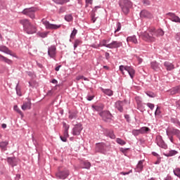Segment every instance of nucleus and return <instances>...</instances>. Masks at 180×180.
Instances as JSON below:
<instances>
[{"label": "nucleus", "mask_w": 180, "mask_h": 180, "mask_svg": "<svg viewBox=\"0 0 180 180\" xmlns=\"http://www.w3.org/2000/svg\"><path fill=\"white\" fill-rule=\"evenodd\" d=\"M165 32L162 30H155V28H150L148 32L145 31L141 34V37L143 41L147 42H154L156 41L155 37H160L164 36Z\"/></svg>", "instance_id": "f257e3e1"}, {"label": "nucleus", "mask_w": 180, "mask_h": 180, "mask_svg": "<svg viewBox=\"0 0 180 180\" xmlns=\"http://www.w3.org/2000/svg\"><path fill=\"white\" fill-rule=\"evenodd\" d=\"M20 23L23 25L25 32L28 34H33L37 32L36 26L32 25L28 19L20 20Z\"/></svg>", "instance_id": "f03ea898"}, {"label": "nucleus", "mask_w": 180, "mask_h": 180, "mask_svg": "<svg viewBox=\"0 0 180 180\" xmlns=\"http://www.w3.org/2000/svg\"><path fill=\"white\" fill-rule=\"evenodd\" d=\"M120 6L124 14L127 15L132 7V3L129 0H120Z\"/></svg>", "instance_id": "7ed1b4c3"}, {"label": "nucleus", "mask_w": 180, "mask_h": 180, "mask_svg": "<svg viewBox=\"0 0 180 180\" xmlns=\"http://www.w3.org/2000/svg\"><path fill=\"white\" fill-rule=\"evenodd\" d=\"M41 22L43 25H44V27L46 30H58L61 27L62 25L59 24H53L51 23L49 21H48L47 20H46L45 18H43L41 20Z\"/></svg>", "instance_id": "20e7f679"}, {"label": "nucleus", "mask_w": 180, "mask_h": 180, "mask_svg": "<svg viewBox=\"0 0 180 180\" xmlns=\"http://www.w3.org/2000/svg\"><path fill=\"white\" fill-rule=\"evenodd\" d=\"M120 70L122 72L123 75H124V70L127 71L131 79H134L136 74V70L131 66L120 65Z\"/></svg>", "instance_id": "39448f33"}, {"label": "nucleus", "mask_w": 180, "mask_h": 180, "mask_svg": "<svg viewBox=\"0 0 180 180\" xmlns=\"http://www.w3.org/2000/svg\"><path fill=\"white\" fill-rule=\"evenodd\" d=\"M37 11H38L37 8H35V7L27 8L23 10L22 14L30 17V18L31 19H34L35 13Z\"/></svg>", "instance_id": "423d86ee"}, {"label": "nucleus", "mask_w": 180, "mask_h": 180, "mask_svg": "<svg viewBox=\"0 0 180 180\" xmlns=\"http://www.w3.org/2000/svg\"><path fill=\"white\" fill-rule=\"evenodd\" d=\"M70 175V171L68 169H58V172L56 174V176L59 179H65Z\"/></svg>", "instance_id": "0eeeda50"}, {"label": "nucleus", "mask_w": 180, "mask_h": 180, "mask_svg": "<svg viewBox=\"0 0 180 180\" xmlns=\"http://www.w3.org/2000/svg\"><path fill=\"white\" fill-rule=\"evenodd\" d=\"M99 115L102 117V119L107 122H110L112 119L111 113L108 110H104L99 112Z\"/></svg>", "instance_id": "6e6552de"}, {"label": "nucleus", "mask_w": 180, "mask_h": 180, "mask_svg": "<svg viewBox=\"0 0 180 180\" xmlns=\"http://www.w3.org/2000/svg\"><path fill=\"white\" fill-rule=\"evenodd\" d=\"M82 131V124L81 123L76 124L72 128V134L74 136H79Z\"/></svg>", "instance_id": "1a4fd4ad"}, {"label": "nucleus", "mask_w": 180, "mask_h": 180, "mask_svg": "<svg viewBox=\"0 0 180 180\" xmlns=\"http://www.w3.org/2000/svg\"><path fill=\"white\" fill-rule=\"evenodd\" d=\"M167 17L169 20L174 22L180 23V17L178 15H176L174 13H168L166 14Z\"/></svg>", "instance_id": "9d476101"}, {"label": "nucleus", "mask_w": 180, "mask_h": 180, "mask_svg": "<svg viewBox=\"0 0 180 180\" xmlns=\"http://www.w3.org/2000/svg\"><path fill=\"white\" fill-rule=\"evenodd\" d=\"M48 55L50 58L56 59V47L51 46L48 49Z\"/></svg>", "instance_id": "9b49d317"}, {"label": "nucleus", "mask_w": 180, "mask_h": 180, "mask_svg": "<svg viewBox=\"0 0 180 180\" xmlns=\"http://www.w3.org/2000/svg\"><path fill=\"white\" fill-rule=\"evenodd\" d=\"M156 142H157V145L163 148V149H167V145L165 144V143L164 142L162 136H156Z\"/></svg>", "instance_id": "f8f14e48"}, {"label": "nucleus", "mask_w": 180, "mask_h": 180, "mask_svg": "<svg viewBox=\"0 0 180 180\" xmlns=\"http://www.w3.org/2000/svg\"><path fill=\"white\" fill-rule=\"evenodd\" d=\"M21 108L23 111L31 110L32 108V103L30 99H27V101L23 102V105L21 106Z\"/></svg>", "instance_id": "ddd939ff"}, {"label": "nucleus", "mask_w": 180, "mask_h": 180, "mask_svg": "<svg viewBox=\"0 0 180 180\" xmlns=\"http://www.w3.org/2000/svg\"><path fill=\"white\" fill-rule=\"evenodd\" d=\"M122 46V43L120 41H113L111 44L107 46L109 49H117Z\"/></svg>", "instance_id": "4468645a"}, {"label": "nucleus", "mask_w": 180, "mask_h": 180, "mask_svg": "<svg viewBox=\"0 0 180 180\" xmlns=\"http://www.w3.org/2000/svg\"><path fill=\"white\" fill-rule=\"evenodd\" d=\"M105 148H106V145L103 142L100 143H96V149L98 152L101 153H104L105 151Z\"/></svg>", "instance_id": "2eb2a0df"}, {"label": "nucleus", "mask_w": 180, "mask_h": 180, "mask_svg": "<svg viewBox=\"0 0 180 180\" xmlns=\"http://www.w3.org/2000/svg\"><path fill=\"white\" fill-rule=\"evenodd\" d=\"M125 103L124 101H118L115 103V108L118 110L120 112H122L124 111V105Z\"/></svg>", "instance_id": "dca6fc26"}, {"label": "nucleus", "mask_w": 180, "mask_h": 180, "mask_svg": "<svg viewBox=\"0 0 180 180\" xmlns=\"http://www.w3.org/2000/svg\"><path fill=\"white\" fill-rule=\"evenodd\" d=\"M141 18H152V14L146 10H142V11H141Z\"/></svg>", "instance_id": "f3484780"}, {"label": "nucleus", "mask_w": 180, "mask_h": 180, "mask_svg": "<svg viewBox=\"0 0 180 180\" xmlns=\"http://www.w3.org/2000/svg\"><path fill=\"white\" fill-rule=\"evenodd\" d=\"M8 163L11 165L13 167L14 166H16L18 162V160H17L15 158H8L7 159Z\"/></svg>", "instance_id": "a211bd4d"}, {"label": "nucleus", "mask_w": 180, "mask_h": 180, "mask_svg": "<svg viewBox=\"0 0 180 180\" xmlns=\"http://www.w3.org/2000/svg\"><path fill=\"white\" fill-rule=\"evenodd\" d=\"M164 66L165 67L167 71H171L175 68L174 65H173L172 63H169L168 61H165L164 63Z\"/></svg>", "instance_id": "6ab92c4d"}, {"label": "nucleus", "mask_w": 180, "mask_h": 180, "mask_svg": "<svg viewBox=\"0 0 180 180\" xmlns=\"http://www.w3.org/2000/svg\"><path fill=\"white\" fill-rule=\"evenodd\" d=\"M127 42H131L134 44H138L139 41L137 40V38L136 37V35H133L132 37H128L127 39Z\"/></svg>", "instance_id": "aec40b11"}, {"label": "nucleus", "mask_w": 180, "mask_h": 180, "mask_svg": "<svg viewBox=\"0 0 180 180\" xmlns=\"http://www.w3.org/2000/svg\"><path fill=\"white\" fill-rule=\"evenodd\" d=\"M169 133L172 134V135L176 136L179 139H180V130L178 129H169Z\"/></svg>", "instance_id": "412c9836"}, {"label": "nucleus", "mask_w": 180, "mask_h": 180, "mask_svg": "<svg viewBox=\"0 0 180 180\" xmlns=\"http://www.w3.org/2000/svg\"><path fill=\"white\" fill-rule=\"evenodd\" d=\"M150 68L155 70V71H158L159 69H160L159 66V63H158L157 61H153L150 63Z\"/></svg>", "instance_id": "4be33fe9"}, {"label": "nucleus", "mask_w": 180, "mask_h": 180, "mask_svg": "<svg viewBox=\"0 0 180 180\" xmlns=\"http://www.w3.org/2000/svg\"><path fill=\"white\" fill-rule=\"evenodd\" d=\"M8 145V141H3L0 142V148L2 151H6L7 150V146Z\"/></svg>", "instance_id": "5701e85b"}, {"label": "nucleus", "mask_w": 180, "mask_h": 180, "mask_svg": "<svg viewBox=\"0 0 180 180\" xmlns=\"http://www.w3.org/2000/svg\"><path fill=\"white\" fill-rule=\"evenodd\" d=\"M92 108L97 112H101L103 110L104 105L101 103V104H98L96 105H92Z\"/></svg>", "instance_id": "b1692460"}, {"label": "nucleus", "mask_w": 180, "mask_h": 180, "mask_svg": "<svg viewBox=\"0 0 180 180\" xmlns=\"http://www.w3.org/2000/svg\"><path fill=\"white\" fill-rule=\"evenodd\" d=\"M0 51L4 52L5 53L9 54L11 56H12V51H10L7 47L4 46H0Z\"/></svg>", "instance_id": "393cba45"}, {"label": "nucleus", "mask_w": 180, "mask_h": 180, "mask_svg": "<svg viewBox=\"0 0 180 180\" xmlns=\"http://www.w3.org/2000/svg\"><path fill=\"white\" fill-rule=\"evenodd\" d=\"M102 92L109 97H111L113 95V91L109 89H102Z\"/></svg>", "instance_id": "a878e982"}, {"label": "nucleus", "mask_w": 180, "mask_h": 180, "mask_svg": "<svg viewBox=\"0 0 180 180\" xmlns=\"http://www.w3.org/2000/svg\"><path fill=\"white\" fill-rule=\"evenodd\" d=\"M150 131V128L147 127H142L141 129H139V133L141 134H144L148 133Z\"/></svg>", "instance_id": "bb28decb"}, {"label": "nucleus", "mask_w": 180, "mask_h": 180, "mask_svg": "<svg viewBox=\"0 0 180 180\" xmlns=\"http://www.w3.org/2000/svg\"><path fill=\"white\" fill-rule=\"evenodd\" d=\"M100 6H96L93 10H92V13L93 14H91V21H93V23L95 22L96 18H95V13L96 12L97 9H99Z\"/></svg>", "instance_id": "cd10ccee"}, {"label": "nucleus", "mask_w": 180, "mask_h": 180, "mask_svg": "<svg viewBox=\"0 0 180 180\" xmlns=\"http://www.w3.org/2000/svg\"><path fill=\"white\" fill-rule=\"evenodd\" d=\"M143 160L139 161L138 163V165H136V171L140 172L143 169Z\"/></svg>", "instance_id": "c85d7f7f"}, {"label": "nucleus", "mask_w": 180, "mask_h": 180, "mask_svg": "<svg viewBox=\"0 0 180 180\" xmlns=\"http://www.w3.org/2000/svg\"><path fill=\"white\" fill-rule=\"evenodd\" d=\"M0 61H3V62H5L8 64H11L12 63V61L9 59H8L7 58L0 55Z\"/></svg>", "instance_id": "c756f323"}, {"label": "nucleus", "mask_w": 180, "mask_h": 180, "mask_svg": "<svg viewBox=\"0 0 180 180\" xmlns=\"http://www.w3.org/2000/svg\"><path fill=\"white\" fill-rule=\"evenodd\" d=\"M108 44H107V41L106 40H102L101 42H100V44L98 45V46H92L95 49H97L98 47L99 46H105L107 47Z\"/></svg>", "instance_id": "7c9ffc66"}, {"label": "nucleus", "mask_w": 180, "mask_h": 180, "mask_svg": "<svg viewBox=\"0 0 180 180\" xmlns=\"http://www.w3.org/2000/svg\"><path fill=\"white\" fill-rule=\"evenodd\" d=\"M53 1L60 5H63L65 4L69 3L70 0H53Z\"/></svg>", "instance_id": "2f4dec72"}, {"label": "nucleus", "mask_w": 180, "mask_h": 180, "mask_svg": "<svg viewBox=\"0 0 180 180\" xmlns=\"http://www.w3.org/2000/svg\"><path fill=\"white\" fill-rule=\"evenodd\" d=\"M176 154H178V152L176 150H170L169 151V153H167V154H165L166 157H172L176 155Z\"/></svg>", "instance_id": "473e14b6"}, {"label": "nucleus", "mask_w": 180, "mask_h": 180, "mask_svg": "<svg viewBox=\"0 0 180 180\" xmlns=\"http://www.w3.org/2000/svg\"><path fill=\"white\" fill-rule=\"evenodd\" d=\"M146 94L147 96H148L149 98H154L156 97V94L152 91H146Z\"/></svg>", "instance_id": "72a5a7b5"}, {"label": "nucleus", "mask_w": 180, "mask_h": 180, "mask_svg": "<svg viewBox=\"0 0 180 180\" xmlns=\"http://www.w3.org/2000/svg\"><path fill=\"white\" fill-rule=\"evenodd\" d=\"M177 94H179V89H178V87H174L173 88L171 91H170V94L174 96V95H176Z\"/></svg>", "instance_id": "f704fd0d"}, {"label": "nucleus", "mask_w": 180, "mask_h": 180, "mask_svg": "<svg viewBox=\"0 0 180 180\" xmlns=\"http://www.w3.org/2000/svg\"><path fill=\"white\" fill-rule=\"evenodd\" d=\"M135 101H136V104H138V108L141 107V103H142V101H141V97L136 96V97L135 98Z\"/></svg>", "instance_id": "c9c22d12"}, {"label": "nucleus", "mask_w": 180, "mask_h": 180, "mask_svg": "<svg viewBox=\"0 0 180 180\" xmlns=\"http://www.w3.org/2000/svg\"><path fill=\"white\" fill-rule=\"evenodd\" d=\"M14 110H15V111H16L18 114H20L21 115L22 118L23 117L24 114L21 111V110L18 107V105L14 106Z\"/></svg>", "instance_id": "e433bc0d"}, {"label": "nucleus", "mask_w": 180, "mask_h": 180, "mask_svg": "<svg viewBox=\"0 0 180 180\" xmlns=\"http://www.w3.org/2000/svg\"><path fill=\"white\" fill-rule=\"evenodd\" d=\"M65 20L67 21V22H71L73 20V16L71 14H68V15H66L65 16Z\"/></svg>", "instance_id": "4c0bfd02"}, {"label": "nucleus", "mask_w": 180, "mask_h": 180, "mask_svg": "<svg viewBox=\"0 0 180 180\" xmlns=\"http://www.w3.org/2000/svg\"><path fill=\"white\" fill-rule=\"evenodd\" d=\"M174 174L180 179V168H176L173 170Z\"/></svg>", "instance_id": "58836bf2"}, {"label": "nucleus", "mask_w": 180, "mask_h": 180, "mask_svg": "<svg viewBox=\"0 0 180 180\" xmlns=\"http://www.w3.org/2000/svg\"><path fill=\"white\" fill-rule=\"evenodd\" d=\"M116 141L118 144L121 146H124L126 144L125 141H123V139H120V138H117Z\"/></svg>", "instance_id": "ea45409f"}, {"label": "nucleus", "mask_w": 180, "mask_h": 180, "mask_svg": "<svg viewBox=\"0 0 180 180\" xmlns=\"http://www.w3.org/2000/svg\"><path fill=\"white\" fill-rule=\"evenodd\" d=\"M82 165L84 166L83 168L89 169L91 168V164L88 162H83Z\"/></svg>", "instance_id": "a19ab883"}, {"label": "nucleus", "mask_w": 180, "mask_h": 180, "mask_svg": "<svg viewBox=\"0 0 180 180\" xmlns=\"http://www.w3.org/2000/svg\"><path fill=\"white\" fill-rule=\"evenodd\" d=\"M77 34V30H76V28H74L72 32H71L70 38L75 39Z\"/></svg>", "instance_id": "79ce46f5"}, {"label": "nucleus", "mask_w": 180, "mask_h": 180, "mask_svg": "<svg viewBox=\"0 0 180 180\" xmlns=\"http://www.w3.org/2000/svg\"><path fill=\"white\" fill-rule=\"evenodd\" d=\"M68 130H69V127L66 126L64 131V137H66L67 139L69 137Z\"/></svg>", "instance_id": "37998d69"}, {"label": "nucleus", "mask_w": 180, "mask_h": 180, "mask_svg": "<svg viewBox=\"0 0 180 180\" xmlns=\"http://www.w3.org/2000/svg\"><path fill=\"white\" fill-rule=\"evenodd\" d=\"M146 106L150 109V110H153L155 108V105L151 103H146Z\"/></svg>", "instance_id": "c03bdc74"}, {"label": "nucleus", "mask_w": 180, "mask_h": 180, "mask_svg": "<svg viewBox=\"0 0 180 180\" xmlns=\"http://www.w3.org/2000/svg\"><path fill=\"white\" fill-rule=\"evenodd\" d=\"M132 134L135 136H137L139 135H140V129H133L132 131Z\"/></svg>", "instance_id": "a18cd8bd"}, {"label": "nucleus", "mask_w": 180, "mask_h": 180, "mask_svg": "<svg viewBox=\"0 0 180 180\" xmlns=\"http://www.w3.org/2000/svg\"><path fill=\"white\" fill-rule=\"evenodd\" d=\"M49 32H39V35L41 38H45L48 36Z\"/></svg>", "instance_id": "49530a36"}, {"label": "nucleus", "mask_w": 180, "mask_h": 180, "mask_svg": "<svg viewBox=\"0 0 180 180\" xmlns=\"http://www.w3.org/2000/svg\"><path fill=\"white\" fill-rule=\"evenodd\" d=\"M108 136H109L110 138L112 139H115V134L113 133L112 131H109Z\"/></svg>", "instance_id": "de8ad7c7"}, {"label": "nucleus", "mask_w": 180, "mask_h": 180, "mask_svg": "<svg viewBox=\"0 0 180 180\" xmlns=\"http://www.w3.org/2000/svg\"><path fill=\"white\" fill-rule=\"evenodd\" d=\"M16 92L18 96H22L21 90H20V88L18 86V85H17V87H16Z\"/></svg>", "instance_id": "09e8293b"}, {"label": "nucleus", "mask_w": 180, "mask_h": 180, "mask_svg": "<svg viewBox=\"0 0 180 180\" xmlns=\"http://www.w3.org/2000/svg\"><path fill=\"white\" fill-rule=\"evenodd\" d=\"M176 40L178 41V43L180 45V32H177L175 36Z\"/></svg>", "instance_id": "8fccbe9b"}, {"label": "nucleus", "mask_w": 180, "mask_h": 180, "mask_svg": "<svg viewBox=\"0 0 180 180\" xmlns=\"http://www.w3.org/2000/svg\"><path fill=\"white\" fill-rule=\"evenodd\" d=\"M79 44H81V41L76 40L74 44L75 49H77Z\"/></svg>", "instance_id": "3c124183"}, {"label": "nucleus", "mask_w": 180, "mask_h": 180, "mask_svg": "<svg viewBox=\"0 0 180 180\" xmlns=\"http://www.w3.org/2000/svg\"><path fill=\"white\" fill-rule=\"evenodd\" d=\"M161 111L160 107H157L155 112V115H160Z\"/></svg>", "instance_id": "603ef678"}, {"label": "nucleus", "mask_w": 180, "mask_h": 180, "mask_svg": "<svg viewBox=\"0 0 180 180\" xmlns=\"http://www.w3.org/2000/svg\"><path fill=\"white\" fill-rule=\"evenodd\" d=\"M92 0H86V7H88L89 5H92Z\"/></svg>", "instance_id": "864d4df0"}, {"label": "nucleus", "mask_w": 180, "mask_h": 180, "mask_svg": "<svg viewBox=\"0 0 180 180\" xmlns=\"http://www.w3.org/2000/svg\"><path fill=\"white\" fill-rule=\"evenodd\" d=\"M143 4L146 6H149L150 5V1L149 0H143Z\"/></svg>", "instance_id": "5fc2aeb1"}, {"label": "nucleus", "mask_w": 180, "mask_h": 180, "mask_svg": "<svg viewBox=\"0 0 180 180\" xmlns=\"http://www.w3.org/2000/svg\"><path fill=\"white\" fill-rule=\"evenodd\" d=\"M121 27H122L121 23L118 22L117 23V29L116 30L115 32H119L121 30Z\"/></svg>", "instance_id": "6e6d98bb"}, {"label": "nucleus", "mask_w": 180, "mask_h": 180, "mask_svg": "<svg viewBox=\"0 0 180 180\" xmlns=\"http://www.w3.org/2000/svg\"><path fill=\"white\" fill-rule=\"evenodd\" d=\"M94 96H87V100L89 101H91L94 99Z\"/></svg>", "instance_id": "4d7b16f0"}, {"label": "nucleus", "mask_w": 180, "mask_h": 180, "mask_svg": "<svg viewBox=\"0 0 180 180\" xmlns=\"http://www.w3.org/2000/svg\"><path fill=\"white\" fill-rule=\"evenodd\" d=\"M67 139L66 136H60V139L63 142H67Z\"/></svg>", "instance_id": "13d9d810"}, {"label": "nucleus", "mask_w": 180, "mask_h": 180, "mask_svg": "<svg viewBox=\"0 0 180 180\" xmlns=\"http://www.w3.org/2000/svg\"><path fill=\"white\" fill-rule=\"evenodd\" d=\"M83 78H84V76L79 75V76L76 77V79L77 80H80L81 79H83Z\"/></svg>", "instance_id": "bf43d9fd"}, {"label": "nucleus", "mask_w": 180, "mask_h": 180, "mask_svg": "<svg viewBox=\"0 0 180 180\" xmlns=\"http://www.w3.org/2000/svg\"><path fill=\"white\" fill-rule=\"evenodd\" d=\"M52 84H58V81L56 79H52L51 81Z\"/></svg>", "instance_id": "052dcab7"}, {"label": "nucleus", "mask_w": 180, "mask_h": 180, "mask_svg": "<svg viewBox=\"0 0 180 180\" xmlns=\"http://www.w3.org/2000/svg\"><path fill=\"white\" fill-rule=\"evenodd\" d=\"M60 67H61V65H58V67H56V68H55V70H56V71H59Z\"/></svg>", "instance_id": "680f3d73"}, {"label": "nucleus", "mask_w": 180, "mask_h": 180, "mask_svg": "<svg viewBox=\"0 0 180 180\" xmlns=\"http://www.w3.org/2000/svg\"><path fill=\"white\" fill-rule=\"evenodd\" d=\"M143 62V59L142 58H138V63L139 64H141Z\"/></svg>", "instance_id": "e2e57ef3"}, {"label": "nucleus", "mask_w": 180, "mask_h": 180, "mask_svg": "<svg viewBox=\"0 0 180 180\" xmlns=\"http://www.w3.org/2000/svg\"><path fill=\"white\" fill-rule=\"evenodd\" d=\"M1 127L3 129H6L7 125H6V124H2Z\"/></svg>", "instance_id": "0e129e2a"}, {"label": "nucleus", "mask_w": 180, "mask_h": 180, "mask_svg": "<svg viewBox=\"0 0 180 180\" xmlns=\"http://www.w3.org/2000/svg\"><path fill=\"white\" fill-rule=\"evenodd\" d=\"M129 174V172H121V174H122V175H127Z\"/></svg>", "instance_id": "69168bd1"}, {"label": "nucleus", "mask_w": 180, "mask_h": 180, "mask_svg": "<svg viewBox=\"0 0 180 180\" xmlns=\"http://www.w3.org/2000/svg\"><path fill=\"white\" fill-rule=\"evenodd\" d=\"M110 56V54L108 53H105V57L108 59V57Z\"/></svg>", "instance_id": "338daca9"}, {"label": "nucleus", "mask_w": 180, "mask_h": 180, "mask_svg": "<svg viewBox=\"0 0 180 180\" xmlns=\"http://www.w3.org/2000/svg\"><path fill=\"white\" fill-rule=\"evenodd\" d=\"M177 89H178L179 94H180V86H177Z\"/></svg>", "instance_id": "774afa93"}]
</instances>
